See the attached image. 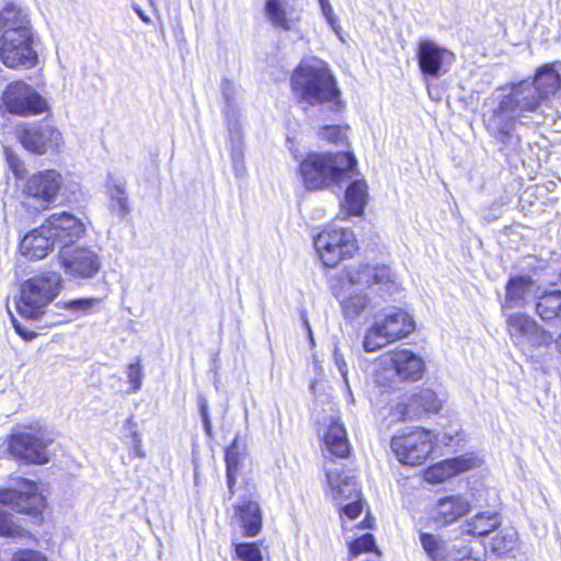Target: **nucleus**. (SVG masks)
Returning <instances> with one entry per match:
<instances>
[{
  "mask_svg": "<svg viewBox=\"0 0 561 561\" xmlns=\"http://www.w3.org/2000/svg\"><path fill=\"white\" fill-rule=\"evenodd\" d=\"M420 542L431 561H477L466 546L450 545L436 535L422 533Z\"/></svg>",
  "mask_w": 561,
  "mask_h": 561,
  "instance_id": "21",
  "label": "nucleus"
},
{
  "mask_svg": "<svg viewBox=\"0 0 561 561\" xmlns=\"http://www.w3.org/2000/svg\"><path fill=\"white\" fill-rule=\"evenodd\" d=\"M43 222L38 228L33 229L20 243L21 253L31 260H42L57 247Z\"/></svg>",
  "mask_w": 561,
  "mask_h": 561,
  "instance_id": "23",
  "label": "nucleus"
},
{
  "mask_svg": "<svg viewBox=\"0 0 561 561\" xmlns=\"http://www.w3.org/2000/svg\"><path fill=\"white\" fill-rule=\"evenodd\" d=\"M53 437L42 427H25L13 433L9 439L11 455L30 463H46L49 460L47 447Z\"/></svg>",
  "mask_w": 561,
  "mask_h": 561,
  "instance_id": "10",
  "label": "nucleus"
},
{
  "mask_svg": "<svg viewBox=\"0 0 561 561\" xmlns=\"http://www.w3.org/2000/svg\"><path fill=\"white\" fill-rule=\"evenodd\" d=\"M515 541L516 533L514 530L501 531L492 538L490 549L495 553H504L513 549Z\"/></svg>",
  "mask_w": 561,
  "mask_h": 561,
  "instance_id": "40",
  "label": "nucleus"
},
{
  "mask_svg": "<svg viewBox=\"0 0 561 561\" xmlns=\"http://www.w3.org/2000/svg\"><path fill=\"white\" fill-rule=\"evenodd\" d=\"M413 397L414 401L420 405L423 413L437 412L442 407L436 393L430 389H423L420 392L413 394Z\"/></svg>",
  "mask_w": 561,
  "mask_h": 561,
  "instance_id": "38",
  "label": "nucleus"
},
{
  "mask_svg": "<svg viewBox=\"0 0 561 561\" xmlns=\"http://www.w3.org/2000/svg\"><path fill=\"white\" fill-rule=\"evenodd\" d=\"M98 304L99 299L95 298H80L65 301L64 308L80 317L92 312Z\"/></svg>",
  "mask_w": 561,
  "mask_h": 561,
  "instance_id": "39",
  "label": "nucleus"
},
{
  "mask_svg": "<svg viewBox=\"0 0 561 561\" xmlns=\"http://www.w3.org/2000/svg\"><path fill=\"white\" fill-rule=\"evenodd\" d=\"M263 13L266 22L275 30L282 32H296L299 30L302 9L294 1L265 0Z\"/></svg>",
  "mask_w": 561,
  "mask_h": 561,
  "instance_id": "17",
  "label": "nucleus"
},
{
  "mask_svg": "<svg viewBox=\"0 0 561 561\" xmlns=\"http://www.w3.org/2000/svg\"><path fill=\"white\" fill-rule=\"evenodd\" d=\"M237 511L244 535L248 537L256 536L262 529L260 505L256 502L243 500L239 503Z\"/></svg>",
  "mask_w": 561,
  "mask_h": 561,
  "instance_id": "29",
  "label": "nucleus"
},
{
  "mask_svg": "<svg viewBox=\"0 0 561 561\" xmlns=\"http://www.w3.org/2000/svg\"><path fill=\"white\" fill-rule=\"evenodd\" d=\"M124 428L129 432V435H131L133 432H139L137 428V423L134 420V416H129L125 423Z\"/></svg>",
  "mask_w": 561,
  "mask_h": 561,
  "instance_id": "52",
  "label": "nucleus"
},
{
  "mask_svg": "<svg viewBox=\"0 0 561 561\" xmlns=\"http://www.w3.org/2000/svg\"><path fill=\"white\" fill-rule=\"evenodd\" d=\"M373 550H376V543L371 534H366L350 543V554L352 557Z\"/></svg>",
  "mask_w": 561,
  "mask_h": 561,
  "instance_id": "43",
  "label": "nucleus"
},
{
  "mask_svg": "<svg viewBox=\"0 0 561 561\" xmlns=\"http://www.w3.org/2000/svg\"><path fill=\"white\" fill-rule=\"evenodd\" d=\"M560 88L561 76L553 64L539 67L531 81L523 80L501 87L499 90L510 91L499 96L490 112L484 114L485 128L504 149L516 151L519 146V137L514 134L516 123L527 124L529 113L543 118L542 107Z\"/></svg>",
  "mask_w": 561,
  "mask_h": 561,
  "instance_id": "1",
  "label": "nucleus"
},
{
  "mask_svg": "<svg viewBox=\"0 0 561 561\" xmlns=\"http://www.w3.org/2000/svg\"><path fill=\"white\" fill-rule=\"evenodd\" d=\"M0 537L23 539L31 537V533L22 527L12 514L0 507Z\"/></svg>",
  "mask_w": 561,
  "mask_h": 561,
  "instance_id": "34",
  "label": "nucleus"
},
{
  "mask_svg": "<svg viewBox=\"0 0 561 561\" xmlns=\"http://www.w3.org/2000/svg\"><path fill=\"white\" fill-rule=\"evenodd\" d=\"M382 360L394 371L396 377L403 381H416L422 378L425 370L422 357L407 348L389 352Z\"/></svg>",
  "mask_w": 561,
  "mask_h": 561,
  "instance_id": "19",
  "label": "nucleus"
},
{
  "mask_svg": "<svg viewBox=\"0 0 561 561\" xmlns=\"http://www.w3.org/2000/svg\"><path fill=\"white\" fill-rule=\"evenodd\" d=\"M129 437H130V443H129L130 454L135 455L138 458H145L146 457V451L142 448L140 433L139 432H133L131 435H129Z\"/></svg>",
  "mask_w": 561,
  "mask_h": 561,
  "instance_id": "47",
  "label": "nucleus"
},
{
  "mask_svg": "<svg viewBox=\"0 0 561 561\" xmlns=\"http://www.w3.org/2000/svg\"><path fill=\"white\" fill-rule=\"evenodd\" d=\"M2 101L10 113L20 116L36 115L46 108L45 100L22 81L10 83L3 92Z\"/></svg>",
  "mask_w": 561,
  "mask_h": 561,
  "instance_id": "13",
  "label": "nucleus"
},
{
  "mask_svg": "<svg viewBox=\"0 0 561 561\" xmlns=\"http://www.w3.org/2000/svg\"><path fill=\"white\" fill-rule=\"evenodd\" d=\"M0 503L18 513L38 517L45 507V497L35 482L18 479L14 488H0Z\"/></svg>",
  "mask_w": 561,
  "mask_h": 561,
  "instance_id": "12",
  "label": "nucleus"
},
{
  "mask_svg": "<svg viewBox=\"0 0 561 561\" xmlns=\"http://www.w3.org/2000/svg\"><path fill=\"white\" fill-rule=\"evenodd\" d=\"M12 324L19 335H21L24 340H32L35 336L33 331H30L22 327V324L15 319L12 318Z\"/></svg>",
  "mask_w": 561,
  "mask_h": 561,
  "instance_id": "51",
  "label": "nucleus"
},
{
  "mask_svg": "<svg viewBox=\"0 0 561 561\" xmlns=\"http://www.w3.org/2000/svg\"><path fill=\"white\" fill-rule=\"evenodd\" d=\"M367 188V183L363 179H354L347 186L344 206L351 215L359 216L363 214L368 197Z\"/></svg>",
  "mask_w": 561,
  "mask_h": 561,
  "instance_id": "30",
  "label": "nucleus"
},
{
  "mask_svg": "<svg viewBox=\"0 0 561 561\" xmlns=\"http://www.w3.org/2000/svg\"><path fill=\"white\" fill-rule=\"evenodd\" d=\"M536 311L543 321H551L561 317V291L552 290L539 296L536 302Z\"/></svg>",
  "mask_w": 561,
  "mask_h": 561,
  "instance_id": "33",
  "label": "nucleus"
},
{
  "mask_svg": "<svg viewBox=\"0 0 561 561\" xmlns=\"http://www.w3.org/2000/svg\"><path fill=\"white\" fill-rule=\"evenodd\" d=\"M416 57L423 75L437 78L446 73L455 60V55L431 39L417 44Z\"/></svg>",
  "mask_w": 561,
  "mask_h": 561,
  "instance_id": "16",
  "label": "nucleus"
},
{
  "mask_svg": "<svg viewBox=\"0 0 561 561\" xmlns=\"http://www.w3.org/2000/svg\"><path fill=\"white\" fill-rule=\"evenodd\" d=\"M369 302L368 296L355 293L342 299L341 307L344 316L350 320H354L369 307Z\"/></svg>",
  "mask_w": 561,
  "mask_h": 561,
  "instance_id": "35",
  "label": "nucleus"
},
{
  "mask_svg": "<svg viewBox=\"0 0 561 561\" xmlns=\"http://www.w3.org/2000/svg\"><path fill=\"white\" fill-rule=\"evenodd\" d=\"M239 455L237 440L226 449V467H227V483L230 492L236 483V472L238 470Z\"/></svg>",
  "mask_w": 561,
  "mask_h": 561,
  "instance_id": "37",
  "label": "nucleus"
},
{
  "mask_svg": "<svg viewBox=\"0 0 561 561\" xmlns=\"http://www.w3.org/2000/svg\"><path fill=\"white\" fill-rule=\"evenodd\" d=\"M347 128L339 125H327L320 128L318 136L331 144H343L346 140Z\"/></svg>",
  "mask_w": 561,
  "mask_h": 561,
  "instance_id": "41",
  "label": "nucleus"
},
{
  "mask_svg": "<svg viewBox=\"0 0 561 561\" xmlns=\"http://www.w3.org/2000/svg\"><path fill=\"white\" fill-rule=\"evenodd\" d=\"M327 479L332 499L339 506H342L348 500H354L362 495L357 481L344 471L330 469L327 472Z\"/></svg>",
  "mask_w": 561,
  "mask_h": 561,
  "instance_id": "25",
  "label": "nucleus"
},
{
  "mask_svg": "<svg viewBox=\"0 0 561 561\" xmlns=\"http://www.w3.org/2000/svg\"><path fill=\"white\" fill-rule=\"evenodd\" d=\"M22 146L30 152L43 154L59 149L61 133L47 122H41L25 128L19 136Z\"/></svg>",
  "mask_w": 561,
  "mask_h": 561,
  "instance_id": "18",
  "label": "nucleus"
},
{
  "mask_svg": "<svg viewBox=\"0 0 561 561\" xmlns=\"http://www.w3.org/2000/svg\"><path fill=\"white\" fill-rule=\"evenodd\" d=\"M535 282L529 276L512 277L506 285L505 308L526 306L535 295Z\"/></svg>",
  "mask_w": 561,
  "mask_h": 561,
  "instance_id": "26",
  "label": "nucleus"
},
{
  "mask_svg": "<svg viewBox=\"0 0 561 561\" xmlns=\"http://www.w3.org/2000/svg\"><path fill=\"white\" fill-rule=\"evenodd\" d=\"M433 438L447 445L451 442L453 436L445 433L442 438H438V436H434L430 431L417 427L407 434L393 436L391 449L401 463L419 466L431 455Z\"/></svg>",
  "mask_w": 561,
  "mask_h": 561,
  "instance_id": "7",
  "label": "nucleus"
},
{
  "mask_svg": "<svg viewBox=\"0 0 561 561\" xmlns=\"http://www.w3.org/2000/svg\"><path fill=\"white\" fill-rule=\"evenodd\" d=\"M234 551L242 561H262V553L254 542L236 543Z\"/></svg>",
  "mask_w": 561,
  "mask_h": 561,
  "instance_id": "42",
  "label": "nucleus"
},
{
  "mask_svg": "<svg viewBox=\"0 0 561 561\" xmlns=\"http://www.w3.org/2000/svg\"><path fill=\"white\" fill-rule=\"evenodd\" d=\"M333 358H334V363L339 369V373L341 374V376L344 380L345 386L347 388H350L348 379H347V364H346L343 355L336 347L334 348V352H333Z\"/></svg>",
  "mask_w": 561,
  "mask_h": 561,
  "instance_id": "48",
  "label": "nucleus"
},
{
  "mask_svg": "<svg viewBox=\"0 0 561 561\" xmlns=\"http://www.w3.org/2000/svg\"><path fill=\"white\" fill-rule=\"evenodd\" d=\"M199 410H201V414H202V419L205 417V415H209L208 414V407H207V402L205 399H203L201 402H199Z\"/></svg>",
  "mask_w": 561,
  "mask_h": 561,
  "instance_id": "55",
  "label": "nucleus"
},
{
  "mask_svg": "<svg viewBox=\"0 0 561 561\" xmlns=\"http://www.w3.org/2000/svg\"><path fill=\"white\" fill-rule=\"evenodd\" d=\"M481 459L472 454H466L450 458L431 467L425 472V479L430 482L439 483L460 472L479 467Z\"/></svg>",
  "mask_w": 561,
  "mask_h": 561,
  "instance_id": "22",
  "label": "nucleus"
},
{
  "mask_svg": "<svg viewBox=\"0 0 561 561\" xmlns=\"http://www.w3.org/2000/svg\"><path fill=\"white\" fill-rule=\"evenodd\" d=\"M318 1H319L321 9L324 7L331 5L329 0H318Z\"/></svg>",
  "mask_w": 561,
  "mask_h": 561,
  "instance_id": "58",
  "label": "nucleus"
},
{
  "mask_svg": "<svg viewBox=\"0 0 561 561\" xmlns=\"http://www.w3.org/2000/svg\"><path fill=\"white\" fill-rule=\"evenodd\" d=\"M414 328V322L408 312L392 308L382 316L375 317L374 323L365 333L364 350L368 353L376 352L407 336Z\"/></svg>",
  "mask_w": 561,
  "mask_h": 561,
  "instance_id": "6",
  "label": "nucleus"
},
{
  "mask_svg": "<svg viewBox=\"0 0 561 561\" xmlns=\"http://www.w3.org/2000/svg\"><path fill=\"white\" fill-rule=\"evenodd\" d=\"M57 259L65 275L72 279H92L102 268V256L95 245L77 243L62 247Z\"/></svg>",
  "mask_w": 561,
  "mask_h": 561,
  "instance_id": "8",
  "label": "nucleus"
},
{
  "mask_svg": "<svg viewBox=\"0 0 561 561\" xmlns=\"http://www.w3.org/2000/svg\"><path fill=\"white\" fill-rule=\"evenodd\" d=\"M290 84L301 102L327 105L335 113L344 108L337 82L328 64L320 59L301 61L291 75Z\"/></svg>",
  "mask_w": 561,
  "mask_h": 561,
  "instance_id": "3",
  "label": "nucleus"
},
{
  "mask_svg": "<svg viewBox=\"0 0 561 561\" xmlns=\"http://www.w3.org/2000/svg\"><path fill=\"white\" fill-rule=\"evenodd\" d=\"M301 320H302V322H304V325H305L306 330L308 331V334H309L310 341L313 343L312 331H311V327H310V323H309V321H308L307 312H306V311H302V312H301Z\"/></svg>",
  "mask_w": 561,
  "mask_h": 561,
  "instance_id": "53",
  "label": "nucleus"
},
{
  "mask_svg": "<svg viewBox=\"0 0 561 561\" xmlns=\"http://www.w3.org/2000/svg\"><path fill=\"white\" fill-rule=\"evenodd\" d=\"M507 331L515 346L524 353L540 346L550 345L552 334L540 327L531 317L525 313L511 314L507 320Z\"/></svg>",
  "mask_w": 561,
  "mask_h": 561,
  "instance_id": "11",
  "label": "nucleus"
},
{
  "mask_svg": "<svg viewBox=\"0 0 561 561\" xmlns=\"http://www.w3.org/2000/svg\"><path fill=\"white\" fill-rule=\"evenodd\" d=\"M136 13L138 14V16L145 22V23H149L150 22V19L142 12L141 9L139 8H136Z\"/></svg>",
  "mask_w": 561,
  "mask_h": 561,
  "instance_id": "56",
  "label": "nucleus"
},
{
  "mask_svg": "<svg viewBox=\"0 0 561 561\" xmlns=\"http://www.w3.org/2000/svg\"><path fill=\"white\" fill-rule=\"evenodd\" d=\"M552 342H554L557 351L561 354V333Z\"/></svg>",
  "mask_w": 561,
  "mask_h": 561,
  "instance_id": "57",
  "label": "nucleus"
},
{
  "mask_svg": "<svg viewBox=\"0 0 561 561\" xmlns=\"http://www.w3.org/2000/svg\"><path fill=\"white\" fill-rule=\"evenodd\" d=\"M36 32L30 8L8 1L0 8V60L11 69H31L38 62Z\"/></svg>",
  "mask_w": 561,
  "mask_h": 561,
  "instance_id": "2",
  "label": "nucleus"
},
{
  "mask_svg": "<svg viewBox=\"0 0 561 561\" xmlns=\"http://www.w3.org/2000/svg\"><path fill=\"white\" fill-rule=\"evenodd\" d=\"M46 230H49L57 247L77 244L87 233L85 225L76 216L67 211L54 213L45 221Z\"/></svg>",
  "mask_w": 561,
  "mask_h": 561,
  "instance_id": "15",
  "label": "nucleus"
},
{
  "mask_svg": "<svg viewBox=\"0 0 561 561\" xmlns=\"http://www.w3.org/2000/svg\"><path fill=\"white\" fill-rule=\"evenodd\" d=\"M203 420L204 430L207 434V436H211V423L209 415H205Z\"/></svg>",
  "mask_w": 561,
  "mask_h": 561,
  "instance_id": "54",
  "label": "nucleus"
},
{
  "mask_svg": "<svg viewBox=\"0 0 561 561\" xmlns=\"http://www.w3.org/2000/svg\"><path fill=\"white\" fill-rule=\"evenodd\" d=\"M321 12L330 26L336 32L339 27V20L334 14L333 8L331 5L324 7L321 9Z\"/></svg>",
  "mask_w": 561,
  "mask_h": 561,
  "instance_id": "49",
  "label": "nucleus"
},
{
  "mask_svg": "<svg viewBox=\"0 0 561 561\" xmlns=\"http://www.w3.org/2000/svg\"><path fill=\"white\" fill-rule=\"evenodd\" d=\"M314 249L325 266L335 267L354 255L357 243L352 230L330 227L314 238Z\"/></svg>",
  "mask_w": 561,
  "mask_h": 561,
  "instance_id": "9",
  "label": "nucleus"
},
{
  "mask_svg": "<svg viewBox=\"0 0 561 561\" xmlns=\"http://www.w3.org/2000/svg\"><path fill=\"white\" fill-rule=\"evenodd\" d=\"M501 518L499 514L491 512H483L474 515L472 518L466 520L463 525V533L473 536H485L499 528Z\"/></svg>",
  "mask_w": 561,
  "mask_h": 561,
  "instance_id": "31",
  "label": "nucleus"
},
{
  "mask_svg": "<svg viewBox=\"0 0 561 561\" xmlns=\"http://www.w3.org/2000/svg\"><path fill=\"white\" fill-rule=\"evenodd\" d=\"M106 191L110 198V210L119 218H125L130 211L126 182L114 176H108Z\"/></svg>",
  "mask_w": 561,
  "mask_h": 561,
  "instance_id": "28",
  "label": "nucleus"
},
{
  "mask_svg": "<svg viewBox=\"0 0 561 561\" xmlns=\"http://www.w3.org/2000/svg\"><path fill=\"white\" fill-rule=\"evenodd\" d=\"M62 289V277L48 271L30 277L20 286L15 301L16 312L26 320H37Z\"/></svg>",
  "mask_w": 561,
  "mask_h": 561,
  "instance_id": "5",
  "label": "nucleus"
},
{
  "mask_svg": "<svg viewBox=\"0 0 561 561\" xmlns=\"http://www.w3.org/2000/svg\"><path fill=\"white\" fill-rule=\"evenodd\" d=\"M345 277L350 285L370 288L378 287L381 295H390L397 290L394 275L388 266L368 264L353 265L346 268Z\"/></svg>",
  "mask_w": 561,
  "mask_h": 561,
  "instance_id": "14",
  "label": "nucleus"
},
{
  "mask_svg": "<svg viewBox=\"0 0 561 561\" xmlns=\"http://www.w3.org/2000/svg\"><path fill=\"white\" fill-rule=\"evenodd\" d=\"M221 93L225 99L224 113L227 121V127L230 131H238V106L236 103L237 87L228 79H224L220 84Z\"/></svg>",
  "mask_w": 561,
  "mask_h": 561,
  "instance_id": "32",
  "label": "nucleus"
},
{
  "mask_svg": "<svg viewBox=\"0 0 561 561\" xmlns=\"http://www.w3.org/2000/svg\"><path fill=\"white\" fill-rule=\"evenodd\" d=\"M323 440L331 454L341 458L348 455L350 443L346 436V430L339 419H331L328 428L323 433Z\"/></svg>",
  "mask_w": 561,
  "mask_h": 561,
  "instance_id": "27",
  "label": "nucleus"
},
{
  "mask_svg": "<svg viewBox=\"0 0 561 561\" xmlns=\"http://www.w3.org/2000/svg\"><path fill=\"white\" fill-rule=\"evenodd\" d=\"M62 185V176L56 170H45L33 174L24 186V193L41 202L43 207L56 201Z\"/></svg>",
  "mask_w": 561,
  "mask_h": 561,
  "instance_id": "20",
  "label": "nucleus"
},
{
  "mask_svg": "<svg viewBox=\"0 0 561 561\" xmlns=\"http://www.w3.org/2000/svg\"><path fill=\"white\" fill-rule=\"evenodd\" d=\"M127 379L130 383V392H137L141 389L144 373L139 359L128 365Z\"/></svg>",
  "mask_w": 561,
  "mask_h": 561,
  "instance_id": "44",
  "label": "nucleus"
},
{
  "mask_svg": "<svg viewBox=\"0 0 561 561\" xmlns=\"http://www.w3.org/2000/svg\"><path fill=\"white\" fill-rule=\"evenodd\" d=\"M357 161L353 153H309L299 167L304 184L309 191L341 184L357 175Z\"/></svg>",
  "mask_w": 561,
  "mask_h": 561,
  "instance_id": "4",
  "label": "nucleus"
},
{
  "mask_svg": "<svg viewBox=\"0 0 561 561\" xmlns=\"http://www.w3.org/2000/svg\"><path fill=\"white\" fill-rule=\"evenodd\" d=\"M5 154L8 163L11 168V170L18 175L21 172V169L23 168L22 162L19 160L18 157H15L12 152L9 151L8 148H5Z\"/></svg>",
  "mask_w": 561,
  "mask_h": 561,
  "instance_id": "50",
  "label": "nucleus"
},
{
  "mask_svg": "<svg viewBox=\"0 0 561 561\" xmlns=\"http://www.w3.org/2000/svg\"><path fill=\"white\" fill-rule=\"evenodd\" d=\"M470 508V501L465 495L444 496L437 500L433 510V518L436 523L448 525L465 516Z\"/></svg>",
  "mask_w": 561,
  "mask_h": 561,
  "instance_id": "24",
  "label": "nucleus"
},
{
  "mask_svg": "<svg viewBox=\"0 0 561 561\" xmlns=\"http://www.w3.org/2000/svg\"><path fill=\"white\" fill-rule=\"evenodd\" d=\"M340 511L350 519H355L356 517H358L363 512L362 495L355 497L354 500H348L347 502H344L343 505L340 506Z\"/></svg>",
  "mask_w": 561,
  "mask_h": 561,
  "instance_id": "46",
  "label": "nucleus"
},
{
  "mask_svg": "<svg viewBox=\"0 0 561 561\" xmlns=\"http://www.w3.org/2000/svg\"><path fill=\"white\" fill-rule=\"evenodd\" d=\"M423 414L420 405L414 401L413 394L398 403L391 410L392 421H407L420 417Z\"/></svg>",
  "mask_w": 561,
  "mask_h": 561,
  "instance_id": "36",
  "label": "nucleus"
},
{
  "mask_svg": "<svg viewBox=\"0 0 561 561\" xmlns=\"http://www.w3.org/2000/svg\"><path fill=\"white\" fill-rule=\"evenodd\" d=\"M0 561H48V559L43 552L38 550L19 549L12 554L10 560Z\"/></svg>",
  "mask_w": 561,
  "mask_h": 561,
  "instance_id": "45",
  "label": "nucleus"
}]
</instances>
